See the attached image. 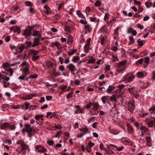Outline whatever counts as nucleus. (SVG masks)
Returning a JSON list of instances; mask_svg holds the SVG:
<instances>
[{
	"instance_id": "1",
	"label": "nucleus",
	"mask_w": 155,
	"mask_h": 155,
	"mask_svg": "<svg viewBox=\"0 0 155 155\" xmlns=\"http://www.w3.org/2000/svg\"><path fill=\"white\" fill-rule=\"evenodd\" d=\"M35 150L38 152L43 153L47 151V150L44 147H42L40 145L35 146Z\"/></svg>"
},
{
	"instance_id": "2",
	"label": "nucleus",
	"mask_w": 155,
	"mask_h": 155,
	"mask_svg": "<svg viewBox=\"0 0 155 155\" xmlns=\"http://www.w3.org/2000/svg\"><path fill=\"white\" fill-rule=\"evenodd\" d=\"M126 106L128 110L132 113L135 109L134 103V101L129 102L126 105Z\"/></svg>"
},
{
	"instance_id": "3",
	"label": "nucleus",
	"mask_w": 155,
	"mask_h": 155,
	"mask_svg": "<svg viewBox=\"0 0 155 155\" xmlns=\"http://www.w3.org/2000/svg\"><path fill=\"white\" fill-rule=\"evenodd\" d=\"M91 41V38H89L86 41V43L84 46V51L86 53L88 52L90 49V43Z\"/></svg>"
},
{
	"instance_id": "4",
	"label": "nucleus",
	"mask_w": 155,
	"mask_h": 155,
	"mask_svg": "<svg viewBox=\"0 0 155 155\" xmlns=\"http://www.w3.org/2000/svg\"><path fill=\"white\" fill-rule=\"evenodd\" d=\"M121 142L125 145H133V143L131 141L126 137H123L121 139Z\"/></svg>"
},
{
	"instance_id": "5",
	"label": "nucleus",
	"mask_w": 155,
	"mask_h": 155,
	"mask_svg": "<svg viewBox=\"0 0 155 155\" xmlns=\"http://www.w3.org/2000/svg\"><path fill=\"white\" fill-rule=\"evenodd\" d=\"M129 74H127L125 75L124 77L125 81L126 83L130 82L133 81L134 78L135 77L134 75H132L129 76Z\"/></svg>"
},
{
	"instance_id": "6",
	"label": "nucleus",
	"mask_w": 155,
	"mask_h": 155,
	"mask_svg": "<svg viewBox=\"0 0 155 155\" xmlns=\"http://www.w3.org/2000/svg\"><path fill=\"white\" fill-rule=\"evenodd\" d=\"M21 71L22 73H23L24 75L27 76L30 74V73L29 71L28 68L27 67H23L21 69Z\"/></svg>"
},
{
	"instance_id": "7",
	"label": "nucleus",
	"mask_w": 155,
	"mask_h": 155,
	"mask_svg": "<svg viewBox=\"0 0 155 155\" xmlns=\"http://www.w3.org/2000/svg\"><path fill=\"white\" fill-rule=\"evenodd\" d=\"M40 36L37 38H35L34 39V41L32 45V47H35L39 45L40 41Z\"/></svg>"
},
{
	"instance_id": "8",
	"label": "nucleus",
	"mask_w": 155,
	"mask_h": 155,
	"mask_svg": "<svg viewBox=\"0 0 155 155\" xmlns=\"http://www.w3.org/2000/svg\"><path fill=\"white\" fill-rule=\"evenodd\" d=\"M67 67L68 68L71 73L74 72L76 69L75 66L73 64H69L67 66Z\"/></svg>"
},
{
	"instance_id": "9",
	"label": "nucleus",
	"mask_w": 155,
	"mask_h": 155,
	"mask_svg": "<svg viewBox=\"0 0 155 155\" xmlns=\"http://www.w3.org/2000/svg\"><path fill=\"white\" fill-rule=\"evenodd\" d=\"M21 149L22 150L25 151L28 150V151H30L29 146L25 144L23 142H22L21 144Z\"/></svg>"
},
{
	"instance_id": "10",
	"label": "nucleus",
	"mask_w": 155,
	"mask_h": 155,
	"mask_svg": "<svg viewBox=\"0 0 155 155\" xmlns=\"http://www.w3.org/2000/svg\"><path fill=\"white\" fill-rule=\"evenodd\" d=\"M24 126L25 127L27 132L28 133H29L30 131H32L33 127H31L30 125L28 124H26L24 125Z\"/></svg>"
},
{
	"instance_id": "11",
	"label": "nucleus",
	"mask_w": 155,
	"mask_h": 155,
	"mask_svg": "<svg viewBox=\"0 0 155 155\" xmlns=\"http://www.w3.org/2000/svg\"><path fill=\"white\" fill-rule=\"evenodd\" d=\"M31 30H29L28 29H25L23 34V35L25 36L26 38L27 36H29L31 34Z\"/></svg>"
},
{
	"instance_id": "12",
	"label": "nucleus",
	"mask_w": 155,
	"mask_h": 155,
	"mask_svg": "<svg viewBox=\"0 0 155 155\" xmlns=\"http://www.w3.org/2000/svg\"><path fill=\"white\" fill-rule=\"evenodd\" d=\"M146 140L147 141V146L150 147L152 145L151 139L150 137H146Z\"/></svg>"
},
{
	"instance_id": "13",
	"label": "nucleus",
	"mask_w": 155,
	"mask_h": 155,
	"mask_svg": "<svg viewBox=\"0 0 155 155\" xmlns=\"http://www.w3.org/2000/svg\"><path fill=\"white\" fill-rule=\"evenodd\" d=\"M115 87L112 85H109L108 88L107 89V92L108 93H111L112 91L115 89Z\"/></svg>"
},
{
	"instance_id": "14",
	"label": "nucleus",
	"mask_w": 155,
	"mask_h": 155,
	"mask_svg": "<svg viewBox=\"0 0 155 155\" xmlns=\"http://www.w3.org/2000/svg\"><path fill=\"white\" fill-rule=\"evenodd\" d=\"M92 106L93 107L92 109L94 111H95L97 110L99 107V105L98 103H92Z\"/></svg>"
},
{
	"instance_id": "15",
	"label": "nucleus",
	"mask_w": 155,
	"mask_h": 155,
	"mask_svg": "<svg viewBox=\"0 0 155 155\" xmlns=\"http://www.w3.org/2000/svg\"><path fill=\"white\" fill-rule=\"evenodd\" d=\"M137 78H144L145 75V74L144 73L141 72H138L137 74Z\"/></svg>"
},
{
	"instance_id": "16",
	"label": "nucleus",
	"mask_w": 155,
	"mask_h": 155,
	"mask_svg": "<svg viewBox=\"0 0 155 155\" xmlns=\"http://www.w3.org/2000/svg\"><path fill=\"white\" fill-rule=\"evenodd\" d=\"M109 132L114 135H117L120 133L118 131L114 129H110Z\"/></svg>"
},
{
	"instance_id": "17",
	"label": "nucleus",
	"mask_w": 155,
	"mask_h": 155,
	"mask_svg": "<svg viewBox=\"0 0 155 155\" xmlns=\"http://www.w3.org/2000/svg\"><path fill=\"white\" fill-rule=\"evenodd\" d=\"M147 124L149 127H152L153 125L155 127V118L153 120H151Z\"/></svg>"
},
{
	"instance_id": "18",
	"label": "nucleus",
	"mask_w": 155,
	"mask_h": 155,
	"mask_svg": "<svg viewBox=\"0 0 155 155\" xmlns=\"http://www.w3.org/2000/svg\"><path fill=\"white\" fill-rule=\"evenodd\" d=\"M9 126V123H5L1 127V129L2 130H5L7 128H8Z\"/></svg>"
},
{
	"instance_id": "19",
	"label": "nucleus",
	"mask_w": 155,
	"mask_h": 155,
	"mask_svg": "<svg viewBox=\"0 0 155 155\" xmlns=\"http://www.w3.org/2000/svg\"><path fill=\"white\" fill-rule=\"evenodd\" d=\"M58 74L57 72L55 71H53L52 72H51V74L50 76L51 78H54L55 77V76H58Z\"/></svg>"
},
{
	"instance_id": "20",
	"label": "nucleus",
	"mask_w": 155,
	"mask_h": 155,
	"mask_svg": "<svg viewBox=\"0 0 155 155\" xmlns=\"http://www.w3.org/2000/svg\"><path fill=\"white\" fill-rule=\"evenodd\" d=\"M77 14L78 15V16L80 18H81L83 19H85V16L79 10H78L76 11Z\"/></svg>"
},
{
	"instance_id": "21",
	"label": "nucleus",
	"mask_w": 155,
	"mask_h": 155,
	"mask_svg": "<svg viewBox=\"0 0 155 155\" xmlns=\"http://www.w3.org/2000/svg\"><path fill=\"white\" fill-rule=\"evenodd\" d=\"M84 28L88 31L89 32H90L92 31V28L91 27V26L88 24L84 26Z\"/></svg>"
},
{
	"instance_id": "22",
	"label": "nucleus",
	"mask_w": 155,
	"mask_h": 155,
	"mask_svg": "<svg viewBox=\"0 0 155 155\" xmlns=\"http://www.w3.org/2000/svg\"><path fill=\"white\" fill-rule=\"evenodd\" d=\"M32 36H38V37L40 36V38L41 36V35L39 33V32L37 31L34 30L32 34Z\"/></svg>"
},
{
	"instance_id": "23",
	"label": "nucleus",
	"mask_w": 155,
	"mask_h": 155,
	"mask_svg": "<svg viewBox=\"0 0 155 155\" xmlns=\"http://www.w3.org/2000/svg\"><path fill=\"white\" fill-rule=\"evenodd\" d=\"M127 130L130 134L132 133L133 131V127L130 125H127Z\"/></svg>"
},
{
	"instance_id": "24",
	"label": "nucleus",
	"mask_w": 155,
	"mask_h": 155,
	"mask_svg": "<svg viewBox=\"0 0 155 155\" xmlns=\"http://www.w3.org/2000/svg\"><path fill=\"white\" fill-rule=\"evenodd\" d=\"M44 8L46 10V11H45V13L48 14H49L50 12L49 10L50 8L47 5H45Z\"/></svg>"
},
{
	"instance_id": "25",
	"label": "nucleus",
	"mask_w": 155,
	"mask_h": 155,
	"mask_svg": "<svg viewBox=\"0 0 155 155\" xmlns=\"http://www.w3.org/2000/svg\"><path fill=\"white\" fill-rule=\"evenodd\" d=\"M79 130L81 131L86 132V134H87V133H90V132L89 131V130L87 127L83 128H80Z\"/></svg>"
},
{
	"instance_id": "26",
	"label": "nucleus",
	"mask_w": 155,
	"mask_h": 155,
	"mask_svg": "<svg viewBox=\"0 0 155 155\" xmlns=\"http://www.w3.org/2000/svg\"><path fill=\"white\" fill-rule=\"evenodd\" d=\"M80 59L79 58L78 56H75L73 57L72 59V61L74 62H77Z\"/></svg>"
},
{
	"instance_id": "27",
	"label": "nucleus",
	"mask_w": 155,
	"mask_h": 155,
	"mask_svg": "<svg viewBox=\"0 0 155 155\" xmlns=\"http://www.w3.org/2000/svg\"><path fill=\"white\" fill-rule=\"evenodd\" d=\"M10 71L9 72H7L6 73V74L7 75H8L9 76H12V75L13 71L12 69L11 68H10V70H9Z\"/></svg>"
},
{
	"instance_id": "28",
	"label": "nucleus",
	"mask_w": 155,
	"mask_h": 155,
	"mask_svg": "<svg viewBox=\"0 0 155 155\" xmlns=\"http://www.w3.org/2000/svg\"><path fill=\"white\" fill-rule=\"evenodd\" d=\"M77 51V49L72 50L68 52V54L69 56L73 55Z\"/></svg>"
},
{
	"instance_id": "29",
	"label": "nucleus",
	"mask_w": 155,
	"mask_h": 155,
	"mask_svg": "<svg viewBox=\"0 0 155 155\" xmlns=\"http://www.w3.org/2000/svg\"><path fill=\"white\" fill-rule=\"evenodd\" d=\"M105 154H108L109 155H110L112 154H113L114 153V152L110 150H105Z\"/></svg>"
},
{
	"instance_id": "30",
	"label": "nucleus",
	"mask_w": 155,
	"mask_h": 155,
	"mask_svg": "<svg viewBox=\"0 0 155 155\" xmlns=\"http://www.w3.org/2000/svg\"><path fill=\"white\" fill-rule=\"evenodd\" d=\"M46 64H47V65L48 67H49V68H51L53 66V64L52 63V62H51V61H47Z\"/></svg>"
},
{
	"instance_id": "31",
	"label": "nucleus",
	"mask_w": 155,
	"mask_h": 155,
	"mask_svg": "<svg viewBox=\"0 0 155 155\" xmlns=\"http://www.w3.org/2000/svg\"><path fill=\"white\" fill-rule=\"evenodd\" d=\"M143 61V59L142 58H140V60L137 61L136 64L137 65L141 64H142Z\"/></svg>"
},
{
	"instance_id": "32",
	"label": "nucleus",
	"mask_w": 155,
	"mask_h": 155,
	"mask_svg": "<svg viewBox=\"0 0 155 155\" xmlns=\"http://www.w3.org/2000/svg\"><path fill=\"white\" fill-rule=\"evenodd\" d=\"M37 78V76L36 75H31L28 77L26 78V81H28V79L30 78Z\"/></svg>"
},
{
	"instance_id": "33",
	"label": "nucleus",
	"mask_w": 155,
	"mask_h": 155,
	"mask_svg": "<svg viewBox=\"0 0 155 155\" xmlns=\"http://www.w3.org/2000/svg\"><path fill=\"white\" fill-rule=\"evenodd\" d=\"M110 101L112 102H116L117 101V100L115 96L114 95H112L110 97Z\"/></svg>"
},
{
	"instance_id": "34",
	"label": "nucleus",
	"mask_w": 155,
	"mask_h": 155,
	"mask_svg": "<svg viewBox=\"0 0 155 155\" xmlns=\"http://www.w3.org/2000/svg\"><path fill=\"white\" fill-rule=\"evenodd\" d=\"M39 58V56L33 55L32 58V59L33 61H35L38 59Z\"/></svg>"
},
{
	"instance_id": "35",
	"label": "nucleus",
	"mask_w": 155,
	"mask_h": 155,
	"mask_svg": "<svg viewBox=\"0 0 155 155\" xmlns=\"http://www.w3.org/2000/svg\"><path fill=\"white\" fill-rule=\"evenodd\" d=\"M129 39L130 40V43L133 44H134L135 42V40L134 39L133 36H130L129 37Z\"/></svg>"
},
{
	"instance_id": "36",
	"label": "nucleus",
	"mask_w": 155,
	"mask_h": 155,
	"mask_svg": "<svg viewBox=\"0 0 155 155\" xmlns=\"http://www.w3.org/2000/svg\"><path fill=\"white\" fill-rule=\"evenodd\" d=\"M67 86L66 85H65L64 87H61L60 89L61 90V91L60 93H63L64 91H65V89L67 88Z\"/></svg>"
},
{
	"instance_id": "37",
	"label": "nucleus",
	"mask_w": 155,
	"mask_h": 155,
	"mask_svg": "<svg viewBox=\"0 0 155 155\" xmlns=\"http://www.w3.org/2000/svg\"><path fill=\"white\" fill-rule=\"evenodd\" d=\"M43 115L42 114H39L35 116V118L36 120H38L40 118L43 117Z\"/></svg>"
},
{
	"instance_id": "38",
	"label": "nucleus",
	"mask_w": 155,
	"mask_h": 155,
	"mask_svg": "<svg viewBox=\"0 0 155 155\" xmlns=\"http://www.w3.org/2000/svg\"><path fill=\"white\" fill-rule=\"evenodd\" d=\"M25 5L26 6H31L32 5V4L30 1H27L25 2Z\"/></svg>"
},
{
	"instance_id": "39",
	"label": "nucleus",
	"mask_w": 155,
	"mask_h": 155,
	"mask_svg": "<svg viewBox=\"0 0 155 155\" xmlns=\"http://www.w3.org/2000/svg\"><path fill=\"white\" fill-rule=\"evenodd\" d=\"M152 3L150 2H147L145 3V5L147 8H149L152 6Z\"/></svg>"
},
{
	"instance_id": "40",
	"label": "nucleus",
	"mask_w": 155,
	"mask_h": 155,
	"mask_svg": "<svg viewBox=\"0 0 155 155\" xmlns=\"http://www.w3.org/2000/svg\"><path fill=\"white\" fill-rule=\"evenodd\" d=\"M25 48V47L24 45H21L18 48L20 50V52H22Z\"/></svg>"
},
{
	"instance_id": "41",
	"label": "nucleus",
	"mask_w": 155,
	"mask_h": 155,
	"mask_svg": "<svg viewBox=\"0 0 155 155\" xmlns=\"http://www.w3.org/2000/svg\"><path fill=\"white\" fill-rule=\"evenodd\" d=\"M26 76V75H24V74H23L22 76L19 77L18 78V79L21 80L26 81V78L25 77Z\"/></svg>"
},
{
	"instance_id": "42",
	"label": "nucleus",
	"mask_w": 155,
	"mask_h": 155,
	"mask_svg": "<svg viewBox=\"0 0 155 155\" xmlns=\"http://www.w3.org/2000/svg\"><path fill=\"white\" fill-rule=\"evenodd\" d=\"M141 130H144V132H147L149 131L148 129L146 128L145 126H142V127L140 128Z\"/></svg>"
},
{
	"instance_id": "43",
	"label": "nucleus",
	"mask_w": 155,
	"mask_h": 155,
	"mask_svg": "<svg viewBox=\"0 0 155 155\" xmlns=\"http://www.w3.org/2000/svg\"><path fill=\"white\" fill-rule=\"evenodd\" d=\"M8 128H9L10 130H14L16 128V126L15 125H11L10 124H9V126Z\"/></svg>"
},
{
	"instance_id": "44",
	"label": "nucleus",
	"mask_w": 155,
	"mask_h": 155,
	"mask_svg": "<svg viewBox=\"0 0 155 155\" xmlns=\"http://www.w3.org/2000/svg\"><path fill=\"white\" fill-rule=\"evenodd\" d=\"M148 86V84L147 83H143L141 87L142 89H144L147 88Z\"/></svg>"
},
{
	"instance_id": "45",
	"label": "nucleus",
	"mask_w": 155,
	"mask_h": 155,
	"mask_svg": "<svg viewBox=\"0 0 155 155\" xmlns=\"http://www.w3.org/2000/svg\"><path fill=\"white\" fill-rule=\"evenodd\" d=\"M134 87L130 88H129L127 89V91H128L130 94H132L133 93V91L134 90Z\"/></svg>"
},
{
	"instance_id": "46",
	"label": "nucleus",
	"mask_w": 155,
	"mask_h": 155,
	"mask_svg": "<svg viewBox=\"0 0 155 155\" xmlns=\"http://www.w3.org/2000/svg\"><path fill=\"white\" fill-rule=\"evenodd\" d=\"M83 113L82 110L81 109H78L74 112V114H78L79 113Z\"/></svg>"
},
{
	"instance_id": "47",
	"label": "nucleus",
	"mask_w": 155,
	"mask_h": 155,
	"mask_svg": "<svg viewBox=\"0 0 155 155\" xmlns=\"http://www.w3.org/2000/svg\"><path fill=\"white\" fill-rule=\"evenodd\" d=\"M95 117H92L87 120L88 122V124L90 123V122H93L94 120L93 119H95Z\"/></svg>"
},
{
	"instance_id": "48",
	"label": "nucleus",
	"mask_w": 155,
	"mask_h": 155,
	"mask_svg": "<svg viewBox=\"0 0 155 155\" xmlns=\"http://www.w3.org/2000/svg\"><path fill=\"white\" fill-rule=\"evenodd\" d=\"M118 47L116 46H114L111 48V49L114 51H116L118 49Z\"/></svg>"
},
{
	"instance_id": "49",
	"label": "nucleus",
	"mask_w": 155,
	"mask_h": 155,
	"mask_svg": "<svg viewBox=\"0 0 155 155\" xmlns=\"http://www.w3.org/2000/svg\"><path fill=\"white\" fill-rule=\"evenodd\" d=\"M95 61V59L92 58L90 59L88 61L87 63L88 64H92L94 63Z\"/></svg>"
},
{
	"instance_id": "50",
	"label": "nucleus",
	"mask_w": 155,
	"mask_h": 155,
	"mask_svg": "<svg viewBox=\"0 0 155 155\" xmlns=\"http://www.w3.org/2000/svg\"><path fill=\"white\" fill-rule=\"evenodd\" d=\"M91 11V8L89 7H87L86 9L85 12L87 15Z\"/></svg>"
},
{
	"instance_id": "51",
	"label": "nucleus",
	"mask_w": 155,
	"mask_h": 155,
	"mask_svg": "<svg viewBox=\"0 0 155 155\" xmlns=\"http://www.w3.org/2000/svg\"><path fill=\"white\" fill-rule=\"evenodd\" d=\"M3 83L4 84L3 86L5 88L7 87L10 85L9 82L6 83L5 81H3Z\"/></svg>"
},
{
	"instance_id": "52",
	"label": "nucleus",
	"mask_w": 155,
	"mask_h": 155,
	"mask_svg": "<svg viewBox=\"0 0 155 155\" xmlns=\"http://www.w3.org/2000/svg\"><path fill=\"white\" fill-rule=\"evenodd\" d=\"M101 100L103 103L105 104L107 99L105 96H103L101 98Z\"/></svg>"
},
{
	"instance_id": "53",
	"label": "nucleus",
	"mask_w": 155,
	"mask_h": 155,
	"mask_svg": "<svg viewBox=\"0 0 155 155\" xmlns=\"http://www.w3.org/2000/svg\"><path fill=\"white\" fill-rule=\"evenodd\" d=\"M80 22L82 24L85 25L87 23V21L86 20L81 19L80 21Z\"/></svg>"
},
{
	"instance_id": "54",
	"label": "nucleus",
	"mask_w": 155,
	"mask_h": 155,
	"mask_svg": "<svg viewBox=\"0 0 155 155\" xmlns=\"http://www.w3.org/2000/svg\"><path fill=\"white\" fill-rule=\"evenodd\" d=\"M59 69L61 71H63L65 70V68L64 66L61 65L59 66Z\"/></svg>"
},
{
	"instance_id": "55",
	"label": "nucleus",
	"mask_w": 155,
	"mask_h": 155,
	"mask_svg": "<svg viewBox=\"0 0 155 155\" xmlns=\"http://www.w3.org/2000/svg\"><path fill=\"white\" fill-rule=\"evenodd\" d=\"M94 5L96 7H98L100 6L101 5V3L100 1H96L95 4H94Z\"/></svg>"
},
{
	"instance_id": "56",
	"label": "nucleus",
	"mask_w": 155,
	"mask_h": 155,
	"mask_svg": "<svg viewBox=\"0 0 155 155\" xmlns=\"http://www.w3.org/2000/svg\"><path fill=\"white\" fill-rule=\"evenodd\" d=\"M22 106L20 105H18L17 106H14L13 107V109H19L22 108Z\"/></svg>"
},
{
	"instance_id": "57",
	"label": "nucleus",
	"mask_w": 155,
	"mask_h": 155,
	"mask_svg": "<svg viewBox=\"0 0 155 155\" xmlns=\"http://www.w3.org/2000/svg\"><path fill=\"white\" fill-rule=\"evenodd\" d=\"M98 124V123L97 122H95L92 125V127L94 128H96L97 125Z\"/></svg>"
},
{
	"instance_id": "58",
	"label": "nucleus",
	"mask_w": 155,
	"mask_h": 155,
	"mask_svg": "<svg viewBox=\"0 0 155 155\" xmlns=\"http://www.w3.org/2000/svg\"><path fill=\"white\" fill-rule=\"evenodd\" d=\"M55 128L58 130H60L62 128V127L60 125H55Z\"/></svg>"
},
{
	"instance_id": "59",
	"label": "nucleus",
	"mask_w": 155,
	"mask_h": 155,
	"mask_svg": "<svg viewBox=\"0 0 155 155\" xmlns=\"http://www.w3.org/2000/svg\"><path fill=\"white\" fill-rule=\"evenodd\" d=\"M126 61H120L119 62V64L120 65H124L126 64Z\"/></svg>"
},
{
	"instance_id": "60",
	"label": "nucleus",
	"mask_w": 155,
	"mask_h": 155,
	"mask_svg": "<svg viewBox=\"0 0 155 155\" xmlns=\"http://www.w3.org/2000/svg\"><path fill=\"white\" fill-rule=\"evenodd\" d=\"M2 79L5 80L6 81H8L9 80V78L8 77H6L5 75H4V76H3Z\"/></svg>"
},
{
	"instance_id": "61",
	"label": "nucleus",
	"mask_w": 155,
	"mask_h": 155,
	"mask_svg": "<svg viewBox=\"0 0 155 155\" xmlns=\"http://www.w3.org/2000/svg\"><path fill=\"white\" fill-rule=\"evenodd\" d=\"M137 43L140 46H142L143 45V42L142 41L140 40V39H139L138 40Z\"/></svg>"
},
{
	"instance_id": "62",
	"label": "nucleus",
	"mask_w": 155,
	"mask_h": 155,
	"mask_svg": "<svg viewBox=\"0 0 155 155\" xmlns=\"http://www.w3.org/2000/svg\"><path fill=\"white\" fill-rule=\"evenodd\" d=\"M73 93V92H71L69 93L67 95V99H68L69 98L71 97Z\"/></svg>"
},
{
	"instance_id": "63",
	"label": "nucleus",
	"mask_w": 155,
	"mask_h": 155,
	"mask_svg": "<svg viewBox=\"0 0 155 155\" xmlns=\"http://www.w3.org/2000/svg\"><path fill=\"white\" fill-rule=\"evenodd\" d=\"M92 103L91 102H89L86 106V108L87 109H89L92 106Z\"/></svg>"
},
{
	"instance_id": "64",
	"label": "nucleus",
	"mask_w": 155,
	"mask_h": 155,
	"mask_svg": "<svg viewBox=\"0 0 155 155\" xmlns=\"http://www.w3.org/2000/svg\"><path fill=\"white\" fill-rule=\"evenodd\" d=\"M20 28L19 27H17L15 29L13 30L14 32H16L20 31Z\"/></svg>"
}]
</instances>
